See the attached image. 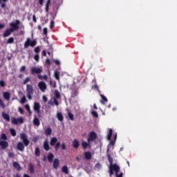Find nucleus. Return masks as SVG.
Segmentation results:
<instances>
[{"mask_svg": "<svg viewBox=\"0 0 177 177\" xmlns=\"http://www.w3.org/2000/svg\"><path fill=\"white\" fill-rule=\"evenodd\" d=\"M20 139L23 142H19L17 145V149L19 151H24V146L27 147L30 145V140H28V137L27 134L22 133L20 134Z\"/></svg>", "mask_w": 177, "mask_h": 177, "instance_id": "f257e3e1", "label": "nucleus"}, {"mask_svg": "<svg viewBox=\"0 0 177 177\" xmlns=\"http://www.w3.org/2000/svg\"><path fill=\"white\" fill-rule=\"evenodd\" d=\"M106 156L110 163L109 167V175L110 176H113V175H114V171H118L120 169V166L117 165V164H113V158L111 157V154L107 153Z\"/></svg>", "mask_w": 177, "mask_h": 177, "instance_id": "f03ea898", "label": "nucleus"}, {"mask_svg": "<svg viewBox=\"0 0 177 177\" xmlns=\"http://www.w3.org/2000/svg\"><path fill=\"white\" fill-rule=\"evenodd\" d=\"M32 95H34V87L31 84L26 85V96L29 100L32 99Z\"/></svg>", "mask_w": 177, "mask_h": 177, "instance_id": "7ed1b4c3", "label": "nucleus"}, {"mask_svg": "<svg viewBox=\"0 0 177 177\" xmlns=\"http://www.w3.org/2000/svg\"><path fill=\"white\" fill-rule=\"evenodd\" d=\"M20 21L17 19L15 22H12L10 24V29L13 32V31H17L20 28Z\"/></svg>", "mask_w": 177, "mask_h": 177, "instance_id": "20e7f679", "label": "nucleus"}, {"mask_svg": "<svg viewBox=\"0 0 177 177\" xmlns=\"http://www.w3.org/2000/svg\"><path fill=\"white\" fill-rule=\"evenodd\" d=\"M37 45V40L33 39L31 40L30 38H28L26 41H25L24 46L25 48H28V46H31L32 48H34Z\"/></svg>", "mask_w": 177, "mask_h": 177, "instance_id": "39448f33", "label": "nucleus"}, {"mask_svg": "<svg viewBox=\"0 0 177 177\" xmlns=\"http://www.w3.org/2000/svg\"><path fill=\"white\" fill-rule=\"evenodd\" d=\"M97 139V133L95 131H91L88 134V137L87 138V142L88 143H92V142H95Z\"/></svg>", "mask_w": 177, "mask_h": 177, "instance_id": "423d86ee", "label": "nucleus"}, {"mask_svg": "<svg viewBox=\"0 0 177 177\" xmlns=\"http://www.w3.org/2000/svg\"><path fill=\"white\" fill-rule=\"evenodd\" d=\"M42 71V67L34 66L30 68V74H32V75H34V74H37V75H39Z\"/></svg>", "mask_w": 177, "mask_h": 177, "instance_id": "0eeeda50", "label": "nucleus"}, {"mask_svg": "<svg viewBox=\"0 0 177 177\" xmlns=\"http://www.w3.org/2000/svg\"><path fill=\"white\" fill-rule=\"evenodd\" d=\"M34 52L35 55H34V60L38 62H39V53H41V48L39 46H37L34 49Z\"/></svg>", "mask_w": 177, "mask_h": 177, "instance_id": "6e6552de", "label": "nucleus"}, {"mask_svg": "<svg viewBox=\"0 0 177 177\" xmlns=\"http://www.w3.org/2000/svg\"><path fill=\"white\" fill-rule=\"evenodd\" d=\"M37 86L39 88V89L41 90V92H46L48 86H46V83H45V82L44 81H41L38 83Z\"/></svg>", "mask_w": 177, "mask_h": 177, "instance_id": "1a4fd4ad", "label": "nucleus"}, {"mask_svg": "<svg viewBox=\"0 0 177 177\" xmlns=\"http://www.w3.org/2000/svg\"><path fill=\"white\" fill-rule=\"evenodd\" d=\"M23 122H24V119H23V118H18L17 119L15 118H12V124H13V125L23 124Z\"/></svg>", "mask_w": 177, "mask_h": 177, "instance_id": "9d476101", "label": "nucleus"}, {"mask_svg": "<svg viewBox=\"0 0 177 177\" xmlns=\"http://www.w3.org/2000/svg\"><path fill=\"white\" fill-rule=\"evenodd\" d=\"M33 109L37 114H39V113H41V104H39V102H35L33 105Z\"/></svg>", "mask_w": 177, "mask_h": 177, "instance_id": "9b49d317", "label": "nucleus"}, {"mask_svg": "<svg viewBox=\"0 0 177 177\" xmlns=\"http://www.w3.org/2000/svg\"><path fill=\"white\" fill-rule=\"evenodd\" d=\"M0 147L1 150H6L9 147V143L7 141H0Z\"/></svg>", "mask_w": 177, "mask_h": 177, "instance_id": "f8f14e48", "label": "nucleus"}, {"mask_svg": "<svg viewBox=\"0 0 177 177\" xmlns=\"http://www.w3.org/2000/svg\"><path fill=\"white\" fill-rule=\"evenodd\" d=\"M91 142H89L87 141H83L82 142V147L85 150L86 149H88V147H89V149H91V147H92V145H91Z\"/></svg>", "mask_w": 177, "mask_h": 177, "instance_id": "ddd939ff", "label": "nucleus"}, {"mask_svg": "<svg viewBox=\"0 0 177 177\" xmlns=\"http://www.w3.org/2000/svg\"><path fill=\"white\" fill-rule=\"evenodd\" d=\"M60 165V161L57 158H55L53 162V167L54 169H57Z\"/></svg>", "mask_w": 177, "mask_h": 177, "instance_id": "4468645a", "label": "nucleus"}, {"mask_svg": "<svg viewBox=\"0 0 177 177\" xmlns=\"http://www.w3.org/2000/svg\"><path fill=\"white\" fill-rule=\"evenodd\" d=\"M13 32L12 31V30L10 28H8L7 30H6V31L4 32L3 37L4 38H6L7 37H10V35H12V33Z\"/></svg>", "mask_w": 177, "mask_h": 177, "instance_id": "2eb2a0df", "label": "nucleus"}, {"mask_svg": "<svg viewBox=\"0 0 177 177\" xmlns=\"http://www.w3.org/2000/svg\"><path fill=\"white\" fill-rule=\"evenodd\" d=\"M85 160H89L91 158H92V153L91 151H86L84 153Z\"/></svg>", "mask_w": 177, "mask_h": 177, "instance_id": "dca6fc26", "label": "nucleus"}, {"mask_svg": "<svg viewBox=\"0 0 177 177\" xmlns=\"http://www.w3.org/2000/svg\"><path fill=\"white\" fill-rule=\"evenodd\" d=\"M41 122H39V119L37 118V115H35V118L33 119V125L36 127H39Z\"/></svg>", "mask_w": 177, "mask_h": 177, "instance_id": "f3484780", "label": "nucleus"}, {"mask_svg": "<svg viewBox=\"0 0 177 177\" xmlns=\"http://www.w3.org/2000/svg\"><path fill=\"white\" fill-rule=\"evenodd\" d=\"M1 115L3 118L6 120V121H8V122L10 121V116H9V114L5 113V111L2 112Z\"/></svg>", "mask_w": 177, "mask_h": 177, "instance_id": "a211bd4d", "label": "nucleus"}, {"mask_svg": "<svg viewBox=\"0 0 177 177\" xmlns=\"http://www.w3.org/2000/svg\"><path fill=\"white\" fill-rule=\"evenodd\" d=\"M37 78L41 81H46L47 82H49V81H48V75H37Z\"/></svg>", "mask_w": 177, "mask_h": 177, "instance_id": "6ab92c4d", "label": "nucleus"}, {"mask_svg": "<svg viewBox=\"0 0 177 177\" xmlns=\"http://www.w3.org/2000/svg\"><path fill=\"white\" fill-rule=\"evenodd\" d=\"M12 165L17 171H21V166L17 162H13Z\"/></svg>", "mask_w": 177, "mask_h": 177, "instance_id": "aec40b11", "label": "nucleus"}, {"mask_svg": "<svg viewBox=\"0 0 177 177\" xmlns=\"http://www.w3.org/2000/svg\"><path fill=\"white\" fill-rule=\"evenodd\" d=\"M3 97L6 100H10V93L8 91L3 92Z\"/></svg>", "mask_w": 177, "mask_h": 177, "instance_id": "412c9836", "label": "nucleus"}, {"mask_svg": "<svg viewBox=\"0 0 177 177\" xmlns=\"http://www.w3.org/2000/svg\"><path fill=\"white\" fill-rule=\"evenodd\" d=\"M72 145H73V147H74V149H78L80 147V142L77 139H75L73 141Z\"/></svg>", "mask_w": 177, "mask_h": 177, "instance_id": "4be33fe9", "label": "nucleus"}, {"mask_svg": "<svg viewBox=\"0 0 177 177\" xmlns=\"http://www.w3.org/2000/svg\"><path fill=\"white\" fill-rule=\"evenodd\" d=\"M55 158V156L53 155V153H49L48 156H47L48 162H53V158Z\"/></svg>", "mask_w": 177, "mask_h": 177, "instance_id": "5701e85b", "label": "nucleus"}, {"mask_svg": "<svg viewBox=\"0 0 177 177\" xmlns=\"http://www.w3.org/2000/svg\"><path fill=\"white\" fill-rule=\"evenodd\" d=\"M56 143H57V138L56 137L52 138L50 141V146H55Z\"/></svg>", "mask_w": 177, "mask_h": 177, "instance_id": "b1692460", "label": "nucleus"}, {"mask_svg": "<svg viewBox=\"0 0 177 177\" xmlns=\"http://www.w3.org/2000/svg\"><path fill=\"white\" fill-rule=\"evenodd\" d=\"M44 134L46 136H49V135H52V129H50V127H48L47 129H46L44 131Z\"/></svg>", "mask_w": 177, "mask_h": 177, "instance_id": "393cba45", "label": "nucleus"}, {"mask_svg": "<svg viewBox=\"0 0 177 177\" xmlns=\"http://www.w3.org/2000/svg\"><path fill=\"white\" fill-rule=\"evenodd\" d=\"M57 120H59L61 122H63V120H64L63 114H62V113H60V112H57Z\"/></svg>", "mask_w": 177, "mask_h": 177, "instance_id": "a878e982", "label": "nucleus"}, {"mask_svg": "<svg viewBox=\"0 0 177 177\" xmlns=\"http://www.w3.org/2000/svg\"><path fill=\"white\" fill-rule=\"evenodd\" d=\"M44 149L46 150V151H49V143H48V141H44Z\"/></svg>", "mask_w": 177, "mask_h": 177, "instance_id": "bb28decb", "label": "nucleus"}, {"mask_svg": "<svg viewBox=\"0 0 177 177\" xmlns=\"http://www.w3.org/2000/svg\"><path fill=\"white\" fill-rule=\"evenodd\" d=\"M8 140V136H6V134L5 133H3L1 135V137H0V141H6Z\"/></svg>", "mask_w": 177, "mask_h": 177, "instance_id": "cd10ccee", "label": "nucleus"}, {"mask_svg": "<svg viewBox=\"0 0 177 177\" xmlns=\"http://www.w3.org/2000/svg\"><path fill=\"white\" fill-rule=\"evenodd\" d=\"M62 172L68 175V167L67 166H64L62 167Z\"/></svg>", "mask_w": 177, "mask_h": 177, "instance_id": "c85d7f7f", "label": "nucleus"}, {"mask_svg": "<svg viewBox=\"0 0 177 177\" xmlns=\"http://www.w3.org/2000/svg\"><path fill=\"white\" fill-rule=\"evenodd\" d=\"M111 136H113V129H109L106 138L109 140H111Z\"/></svg>", "mask_w": 177, "mask_h": 177, "instance_id": "c756f323", "label": "nucleus"}, {"mask_svg": "<svg viewBox=\"0 0 177 177\" xmlns=\"http://www.w3.org/2000/svg\"><path fill=\"white\" fill-rule=\"evenodd\" d=\"M28 170L30 172V174H34V165H32V163L29 164Z\"/></svg>", "mask_w": 177, "mask_h": 177, "instance_id": "7c9ffc66", "label": "nucleus"}, {"mask_svg": "<svg viewBox=\"0 0 177 177\" xmlns=\"http://www.w3.org/2000/svg\"><path fill=\"white\" fill-rule=\"evenodd\" d=\"M54 95H55L54 99H60L61 97L60 93L57 90L55 91Z\"/></svg>", "mask_w": 177, "mask_h": 177, "instance_id": "2f4dec72", "label": "nucleus"}, {"mask_svg": "<svg viewBox=\"0 0 177 177\" xmlns=\"http://www.w3.org/2000/svg\"><path fill=\"white\" fill-rule=\"evenodd\" d=\"M6 2H8V0H0L1 7L2 8V9L6 8Z\"/></svg>", "mask_w": 177, "mask_h": 177, "instance_id": "473e14b6", "label": "nucleus"}, {"mask_svg": "<svg viewBox=\"0 0 177 177\" xmlns=\"http://www.w3.org/2000/svg\"><path fill=\"white\" fill-rule=\"evenodd\" d=\"M54 76L57 81L60 80V73H59V71H55Z\"/></svg>", "mask_w": 177, "mask_h": 177, "instance_id": "72a5a7b5", "label": "nucleus"}, {"mask_svg": "<svg viewBox=\"0 0 177 177\" xmlns=\"http://www.w3.org/2000/svg\"><path fill=\"white\" fill-rule=\"evenodd\" d=\"M35 154L37 157H39V156H41V150L39 149V148H35Z\"/></svg>", "mask_w": 177, "mask_h": 177, "instance_id": "f704fd0d", "label": "nucleus"}, {"mask_svg": "<svg viewBox=\"0 0 177 177\" xmlns=\"http://www.w3.org/2000/svg\"><path fill=\"white\" fill-rule=\"evenodd\" d=\"M50 5V0H48L46 3V12L49 13V6Z\"/></svg>", "mask_w": 177, "mask_h": 177, "instance_id": "c9c22d12", "label": "nucleus"}, {"mask_svg": "<svg viewBox=\"0 0 177 177\" xmlns=\"http://www.w3.org/2000/svg\"><path fill=\"white\" fill-rule=\"evenodd\" d=\"M120 168L119 167V169L118 171H114L115 172V176L116 177H122L124 176V174L122 172H121L120 174H118V172H120Z\"/></svg>", "mask_w": 177, "mask_h": 177, "instance_id": "e433bc0d", "label": "nucleus"}, {"mask_svg": "<svg viewBox=\"0 0 177 177\" xmlns=\"http://www.w3.org/2000/svg\"><path fill=\"white\" fill-rule=\"evenodd\" d=\"M100 96H101V97H102V100H101L102 104H104V103H105L106 102H108L107 98H106L104 95H101Z\"/></svg>", "mask_w": 177, "mask_h": 177, "instance_id": "4c0bfd02", "label": "nucleus"}, {"mask_svg": "<svg viewBox=\"0 0 177 177\" xmlns=\"http://www.w3.org/2000/svg\"><path fill=\"white\" fill-rule=\"evenodd\" d=\"M68 118L71 120V121H74V115L70 112V111H68Z\"/></svg>", "mask_w": 177, "mask_h": 177, "instance_id": "58836bf2", "label": "nucleus"}, {"mask_svg": "<svg viewBox=\"0 0 177 177\" xmlns=\"http://www.w3.org/2000/svg\"><path fill=\"white\" fill-rule=\"evenodd\" d=\"M28 82H30V77H27L23 80V85H26Z\"/></svg>", "mask_w": 177, "mask_h": 177, "instance_id": "ea45409f", "label": "nucleus"}, {"mask_svg": "<svg viewBox=\"0 0 177 177\" xmlns=\"http://www.w3.org/2000/svg\"><path fill=\"white\" fill-rule=\"evenodd\" d=\"M32 140L34 143H37V142H38V140H39V136H36L33 137Z\"/></svg>", "mask_w": 177, "mask_h": 177, "instance_id": "a19ab883", "label": "nucleus"}, {"mask_svg": "<svg viewBox=\"0 0 177 177\" xmlns=\"http://www.w3.org/2000/svg\"><path fill=\"white\" fill-rule=\"evenodd\" d=\"M15 39L13 37H9L7 40V44H13Z\"/></svg>", "mask_w": 177, "mask_h": 177, "instance_id": "79ce46f5", "label": "nucleus"}, {"mask_svg": "<svg viewBox=\"0 0 177 177\" xmlns=\"http://www.w3.org/2000/svg\"><path fill=\"white\" fill-rule=\"evenodd\" d=\"M10 132L12 136H16V130L15 129H10Z\"/></svg>", "mask_w": 177, "mask_h": 177, "instance_id": "37998d69", "label": "nucleus"}, {"mask_svg": "<svg viewBox=\"0 0 177 177\" xmlns=\"http://www.w3.org/2000/svg\"><path fill=\"white\" fill-rule=\"evenodd\" d=\"M91 114H92L93 117H94L95 118H97V117H99L97 112H96L95 111H93L91 112Z\"/></svg>", "mask_w": 177, "mask_h": 177, "instance_id": "c03bdc74", "label": "nucleus"}, {"mask_svg": "<svg viewBox=\"0 0 177 177\" xmlns=\"http://www.w3.org/2000/svg\"><path fill=\"white\" fill-rule=\"evenodd\" d=\"M59 147H60V142H57L55 145V151H59Z\"/></svg>", "mask_w": 177, "mask_h": 177, "instance_id": "a18cd8bd", "label": "nucleus"}, {"mask_svg": "<svg viewBox=\"0 0 177 177\" xmlns=\"http://www.w3.org/2000/svg\"><path fill=\"white\" fill-rule=\"evenodd\" d=\"M0 106L2 107V109H5L6 107V105L5 103H3V101H2V99L0 98Z\"/></svg>", "mask_w": 177, "mask_h": 177, "instance_id": "49530a36", "label": "nucleus"}, {"mask_svg": "<svg viewBox=\"0 0 177 177\" xmlns=\"http://www.w3.org/2000/svg\"><path fill=\"white\" fill-rule=\"evenodd\" d=\"M95 168H97V169H100L102 168V165L100 162H97L95 165Z\"/></svg>", "mask_w": 177, "mask_h": 177, "instance_id": "de8ad7c7", "label": "nucleus"}, {"mask_svg": "<svg viewBox=\"0 0 177 177\" xmlns=\"http://www.w3.org/2000/svg\"><path fill=\"white\" fill-rule=\"evenodd\" d=\"M26 102H27V99H26V96L22 97V98L21 100V104L26 103Z\"/></svg>", "mask_w": 177, "mask_h": 177, "instance_id": "09e8293b", "label": "nucleus"}, {"mask_svg": "<svg viewBox=\"0 0 177 177\" xmlns=\"http://www.w3.org/2000/svg\"><path fill=\"white\" fill-rule=\"evenodd\" d=\"M6 85V84H5V82L3 80H0V86L1 88H4V86Z\"/></svg>", "mask_w": 177, "mask_h": 177, "instance_id": "8fccbe9b", "label": "nucleus"}, {"mask_svg": "<svg viewBox=\"0 0 177 177\" xmlns=\"http://www.w3.org/2000/svg\"><path fill=\"white\" fill-rule=\"evenodd\" d=\"M20 73H24V71H26V66H22L20 69H19Z\"/></svg>", "mask_w": 177, "mask_h": 177, "instance_id": "3c124183", "label": "nucleus"}, {"mask_svg": "<svg viewBox=\"0 0 177 177\" xmlns=\"http://www.w3.org/2000/svg\"><path fill=\"white\" fill-rule=\"evenodd\" d=\"M53 27H55V21L51 20L50 21V28H53Z\"/></svg>", "mask_w": 177, "mask_h": 177, "instance_id": "603ef678", "label": "nucleus"}, {"mask_svg": "<svg viewBox=\"0 0 177 177\" xmlns=\"http://www.w3.org/2000/svg\"><path fill=\"white\" fill-rule=\"evenodd\" d=\"M43 34L44 35H48V28H44V29H43Z\"/></svg>", "mask_w": 177, "mask_h": 177, "instance_id": "864d4df0", "label": "nucleus"}, {"mask_svg": "<svg viewBox=\"0 0 177 177\" xmlns=\"http://www.w3.org/2000/svg\"><path fill=\"white\" fill-rule=\"evenodd\" d=\"M92 88L93 89H96V91H99V86H97V84H94L93 86H92Z\"/></svg>", "mask_w": 177, "mask_h": 177, "instance_id": "5fc2aeb1", "label": "nucleus"}, {"mask_svg": "<svg viewBox=\"0 0 177 177\" xmlns=\"http://www.w3.org/2000/svg\"><path fill=\"white\" fill-rule=\"evenodd\" d=\"M72 95L73 97H75V96L78 95V91L77 90L74 91Z\"/></svg>", "mask_w": 177, "mask_h": 177, "instance_id": "6e6d98bb", "label": "nucleus"}, {"mask_svg": "<svg viewBox=\"0 0 177 177\" xmlns=\"http://www.w3.org/2000/svg\"><path fill=\"white\" fill-rule=\"evenodd\" d=\"M8 157H10V158H15V153H13L12 152H9L8 153Z\"/></svg>", "mask_w": 177, "mask_h": 177, "instance_id": "4d7b16f0", "label": "nucleus"}, {"mask_svg": "<svg viewBox=\"0 0 177 177\" xmlns=\"http://www.w3.org/2000/svg\"><path fill=\"white\" fill-rule=\"evenodd\" d=\"M61 149H62V150H66V149H67L66 147V144L64 142L62 144Z\"/></svg>", "mask_w": 177, "mask_h": 177, "instance_id": "13d9d810", "label": "nucleus"}, {"mask_svg": "<svg viewBox=\"0 0 177 177\" xmlns=\"http://www.w3.org/2000/svg\"><path fill=\"white\" fill-rule=\"evenodd\" d=\"M54 63L57 66H60V61L59 60L55 59V60H54Z\"/></svg>", "mask_w": 177, "mask_h": 177, "instance_id": "bf43d9fd", "label": "nucleus"}, {"mask_svg": "<svg viewBox=\"0 0 177 177\" xmlns=\"http://www.w3.org/2000/svg\"><path fill=\"white\" fill-rule=\"evenodd\" d=\"M19 111L21 114H24V109H23V108L19 107Z\"/></svg>", "mask_w": 177, "mask_h": 177, "instance_id": "052dcab7", "label": "nucleus"}, {"mask_svg": "<svg viewBox=\"0 0 177 177\" xmlns=\"http://www.w3.org/2000/svg\"><path fill=\"white\" fill-rule=\"evenodd\" d=\"M53 100L55 106H59V102L57 101V98H54Z\"/></svg>", "mask_w": 177, "mask_h": 177, "instance_id": "680f3d73", "label": "nucleus"}, {"mask_svg": "<svg viewBox=\"0 0 177 177\" xmlns=\"http://www.w3.org/2000/svg\"><path fill=\"white\" fill-rule=\"evenodd\" d=\"M46 64H48V66H50V59L47 58L46 59Z\"/></svg>", "mask_w": 177, "mask_h": 177, "instance_id": "e2e57ef3", "label": "nucleus"}, {"mask_svg": "<svg viewBox=\"0 0 177 177\" xmlns=\"http://www.w3.org/2000/svg\"><path fill=\"white\" fill-rule=\"evenodd\" d=\"M42 99H43L44 102H48V97H46V95H43Z\"/></svg>", "mask_w": 177, "mask_h": 177, "instance_id": "0e129e2a", "label": "nucleus"}, {"mask_svg": "<svg viewBox=\"0 0 177 177\" xmlns=\"http://www.w3.org/2000/svg\"><path fill=\"white\" fill-rule=\"evenodd\" d=\"M25 108H26V109L27 110V111H30V105H28V104H26L25 105Z\"/></svg>", "mask_w": 177, "mask_h": 177, "instance_id": "69168bd1", "label": "nucleus"}, {"mask_svg": "<svg viewBox=\"0 0 177 177\" xmlns=\"http://www.w3.org/2000/svg\"><path fill=\"white\" fill-rule=\"evenodd\" d=\"M32 20L34 23H37V17H35V15H32Z\"/></svg>", "mask_w": 177, "mask_h": 177, "instance_id": "338daca9", "label": "nucleus"}, {"mask_svg": "<svg viewBox=\"0 0 177 177\" xmlns=\"http://www.w3.org/2000/svg\"><path fill=\"white\" fill-rule=\"evenodd\" d=\"M39 3L42 6L44 5V0H39Z\"/></svg>", "mask_w": 177, "mask_h": 177, "instance_id": "774afa93", "label": "nucleus"}]
</instances>
